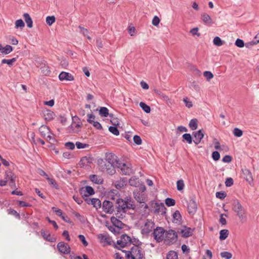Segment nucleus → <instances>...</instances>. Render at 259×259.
<instances>
[{
  "instance_id": "nucleus-1",
  "label": "nucleus",
  "mask_w": 259,
  "mask_h": 259,
  "mask_svg": "<svg viewBox=\"0 0 259 259\" xmlns=\"http://www.w3.org/2000/svg\"><path fill=\"white\" fill-rule=\"evenodd\" d=\"M116 212L115 215L118 219H122L125 216L126 211L130 209L134 210L136 205L133 200L130 197H125L124 199H117L116 201Z\"/></svg>"
},
{
  "instance_id": "nucleus-2",
  "label": "nucleus",
  "mask_w": 259,
  "mask_h": 259,
  "mask_svg": "<svg viewBox=\"0 0 259 259\" xmlns=\"http://www.w3.org/2000/svg\"><path fill=\"white\" fill-rule=\"evenodd\" d=\"M232 209L239 218L240 221L243 222L247 218V211L245 208L237 199L233 200Z\"/></svg>"
},
{
  "instance_id": "nucleus-3",
  "label": "nucleus",
  "mask_w": 259,
  "mask_h": 259,
  "mask_svg": "<svg viewBox=\"0 0 259 259\" xmlns=\"http://www.w3.org/2000/svg\"><path fill=\"white\" fill-rule=\"evenodd\" d=\"M125 252L127 259H142L144 257V253L142 251L141 247L135 245L129 251L122 250Z\"/></svg>"
},
{
  "instance_id": "nucleus-4",
  "label": "nucleus",
  "mask_w": 259,
  "mask_h": 259,
  "mask_svg": "<svg viewBox=\"0 0 259 259\" xmlns=\"http://www.w3.org/2000/svg\"><path fill=\"white\" fill-rule=\"evenodd\" d=\"M98 164L102 171L106 172L110 175H113L116 172L113 166L108 162H106L103 158L98 160Z\"/></svg>"
},
{
  "instance_id": "nucleus-5",
  "label": "nucleus",
  "mask_w": 259,
  "mask_h": 259,
  "mask_svg": "<svg viewBox=\"0 0 259 259\" xmlns=\"http://www.w3.org/2000/svg\"><path fill=\"white\" fill-rule=\"evenodd\" d=\"M152 211L155 214L164 215L166 213V208L163 203L153 201L151 203Z\"/></svg>"
},
{
  "instance_id": "nucleus-6",
  "label": "nucleus",
  "mask_w": 259,
  "mask_h": 259,
  "mask_svg": "<svg viewBox=\"0 0 259 259\" xmlns=\"http://www.w3.org/2000/svg\"><path fill=\"white\" fill-rule=\"evenodd\" d=\"M155 226L154 222L151 220H146L145 224L141 227V233L144 235H148L152 232Z\"/></svg>"
},
{
  "instance_id": "nucleus-7",
  "label": "nucleus",
  "mask_w": 259,
  "mask_h": 259,
  "mask_svg": "<svg viewBox=\"0 0 259 259\" xmlns=\"http://www.w3.org/2000/svg\"><path fill=\"white\" fill-rule=\"evenodd\" d=\"M103 159L106 162L113 166L114 168L117 167L119 162L117 156L113 153H106Z\"/></svg>"
},
{
  "instance_id": "nucleus-8",
  "label": "nucleus",
  "mask_w": 259,
  "mask_h": 259,
  "mask_svg": "<svg viewBox=\"0 0 259 259\" xmlns=\"http://www.w3.org/2000/svg\"><path fill=\"white\" fill-rule=\"evenodd\" d=\"M165 230L163 228L157 227L152 233L154 239L158 242L162 241L164 238Z\"/></svg>"
},
{
  "instance_id": "nucleus-9",
  "label": "nucleus",
  "mask_w": 259,
  "mask_h": 259,
  "mask_svg": "<svg viewBox=\"0 0 259 259\" xmlns=\"http://www.w3.org/2000/svg\"><path fill=\"white\" fill-rule=\"evenodd\" d=\"M117 167L120 169L123 175H130L133 173V169L130 164H126L119 161Z\"/></svg>"
},
{
  "instance_id": "nucleus-10",
  "label": "nucleus",
  "mask_w": 259,
  "mask_h": 259,
  "mask_svg": "<svg viewBox=\"0 0 259 259\" xmlns=\"http://www.w3.org/2000/svg\"><path fill=\"white\" fill-rule=\"evenodd\" d=\"M133 242L131 238L126 234L122 235L120 240L117 241V244L119 245L120 247L123 248L125 246L131 244Z\"/></svg>"
},
{
  "instance_id": "nucleus-11",
  "label": "nucleus",
  "mask_w": 259,
  "mask_h": 259,
  "mask_svg": "<svg viewBox=\"0 0 259 259\" xmlns=\"http://www.w3.org/2000/svg\"><path fill=\"white\" fill-rule=\"evenodd\" d=\"M165 238L166 241H168L169 243L172 244L177 240V234L176 231L169 230L166 232Z\"/></svg>"
},
{
  "instance_id": "nucleus-12",
  "label": "nucleus",
  "mask_w": 259,
  "mask_h": 259,
  "mask_svg": "<svg viewBox=\"0 0 259 259\" xmlns=\"http://www.w3.org/2000/svg\"><path fill=\"white\" fill-rule=\"evenodd\" d=\"M100 242L105 245H109L113 242L112 238L107 233L100 234L98 235Z\"/></svg>"
},
{
  "instance_id": "nucleus-13",
  "label": "nucleus",
  "mask_w": 259,
  "mask_h": 259,
  "mask_svg": "<svg viewBox=\"0 0 259 259\" xmlns=\"http://www.w3.org/2000/svg\"><path fill=\"white\" fill-rule=\"evenodd\" d=\"M102 209L106 213H112L114 211L113 205L112 202L105 200L103 202Z\"/></svg>"
},
{
  "instance_id": "nucleus-14",
  "label": "nucleus",
  "mask_w": 259,
  "mask_h": 259,
  "mask_svg": "<svg viewBox=\"0 0 259 259\" xmlns=\"http://www.w3.org/2000/svg\"><path fill=\"white\" fill-rule=\"evenodd\" d=\"M59 251L63 254H68L70 252V247L69 245L64 242H60L57 245Z\"/></svg>"
},
{
  "instance_id": "nucleus-15",
  "label": "nucleus",
  "mask_w": 259,
  "mask_h": 259,
  "mask_svg": "<svg viewBox=\"0 0 259 259\" xmlns=\"http://www.w3.org/2000/svg\"><path fill=\"white\" fill-rule=\"evenodd\" d=\"M93 161V158L91 156H85L81 158L79 164L81 167H86L89 166Z\"/></svg>"
},
{
  "instance_id": "nucleus-16",
  "label": "nucleus",
  "mask_w": 259,
  "mask_h": 259,
  "mask_svg": "<svg viewBox=\"0 0 259 259\" xmlns=\"http://www.w3.org/2000/svg\"><path fill=\"white\" fill-rule=\"evenodd\" d=\"M58 77L61 81H73L74 80V76L71 73L64 71L61 72Z\"/></svg>"
},
{
  "instance_id": "nucleus-17",
  "label": "nucleus",
  "mask_w": 259,
  "mask_h": 259,
  "mask_svg": "<svg viewBox=\"0 0 259 259\" xmlns=\"http://www.w3.org/2000/svg\"><path fill=\"white\" fill-rule=\"evenodd\" d=\"M40 69L42 73L45 76H49L51 73L50 67L45 60H42L40 64Z\"/></svg>"
},
{
  "instance_id": "nucleus-18",
  "label": "nucleus",
  "mask_w": 259,
  "mask_h": 259,
  "mask_svg": "<svg viewBox=\"0 0 259 259\" xmlns=\"http://www.w3.org/2000/svg\"><path fill=\"white\" fill-rule=\"evenodd\" d=\"M197 204L193 200L189 201L188 204V211L190 214H194L197 210Z\"/></svg>"
},
{
  "instance_id": "nucleus-19",
  "label": "nucleus",
  "mask_w": 259,
  "mask_h": 259,
  "mask_svg": "<svg viewBox=\"0 0 259 259\" xmlns=\"http://www.w3.org/2000/svg\"><path fill=\"white\" fill-rule=\"evenodd\" d=\"M118 217L112 216L110 218L111 222L114 226H116V228L119 229H122L123 227L124 224L122 222L118 219Z\"/></svg>"
},
{
  "instance_id": "nucleus-20",
  "label": "nucleus",
  "mask_w": 259,
  "mask_h": 259,
  "mask_svg": "<svg viewBox=\"0 0 259 259\" xmlns=\"http://www.w3.org/2000/svg\"><path fill=\"white\" fill-rule=\"evenodd\" d=\"M40 233L41 236H42L45 240L51 242H54L56 241L55 237H51L50 234L49 233L48 231L41 230Z\"/></svg>"
},
{
  "instance_id": "nucleus-21",
  "label": "nucleus",
  "mask_w": 259,
  "mask_h": 259,
  "mask_svg": "<svg viewBox=\"0 0 259 259\" xmlns=\"http://www.w3.org/2000/svg\"><path fill=\"white\" fill-rule=\"evenodd\" d=\"M193 230L189 227L185 226L181 230V234L183 237L187 238L192 235Z\"/></svg>"
},
{
  "instance_id": "nucleus-22",
  "label": "nucleus",
  "mask_w": 259,
  "mask_h": 259,
  "mask_svg": "<svg viewBox=\"0 0 259 259\" xmlns=\"http://www.w3.org/2000/svg\"><path fill=\"white\" fill-rule=\"evenodd\" d=\"M134 197L135 199L141 204L145 203L146 200L145 195L140 192L135 193Z\"/></svg>"
},
{
  "instance_id": "nucleus-23",
  "label": "nucleus",
  "mask_w": 259,
  "mask_h": 259,
  "mask_svg": "<svg viewBox=\"0 0 259 259\" xmlns=\"http://www.w3.org/2000/svg\"><path fill=\"white\" fill-rule=\"evenodd\" d=\"M201 19L206 25H210L213 23V21L210 16L206 13H202L201 15Z\"/></svg>"
},
{
  "instance_id": "nucleus-24",
  "label": "nucleus",
  "mask_w": 259,
  "mask_h": 259,
  "mask_svg": "<svg viewBox=\"0 0 259 259\" xmlns=\"http://www.w3.org/2000/svg\"><path fill=\"white\" fill-rule=\"evenodd\" d=\"M39 131L44 138H46L48 134H50L51 132L49 127L46 125H41L39 128Z\"/></svg>"
},
{
  "instance_id": "nucleus-25",
  "label": "nucleus",
  "mask_w": 259,
  "mask_h": 259,
  "mask_svg": "<svg viewBox=\"0 0 259 259\" xmlns=\"http://www.w3.org/2000/svg\"><path fill=\"white\" fill-rule=\"evenodd\" d=\"M43 115L46 120L50 121L54 118V113L50 110H47L44 111Z\"/></svg>"
},
{
  "instance_id": "nucleus-26",
  "label": "nucleus",
  "mask_w": 259,
  "mask_h": 259,
  "mask_svg": "<svg viewBox=\"0 0 259 259\" xmlns=\"http://www.w3.org/2000/svg\"><path fill=\"white\" fill-rule=\"evenodd\" d=\"M23 17L28 27L31 28L32 27L33 22L30 15L28 13H24Z\"/></svg>"
},
{
  "instance_id": "nucleus-27",
  "label": "nucleus",
  "mask_w": 259,
  "mask_h": 259,
  "mask_svg": "<svg viewBox=\"0 0 259 259\" xmlns=\"http://www.w3.org/2000/svg\"><path fill=\"white\" fill-rule=\"evenodd\" d=\"M109 116L110 117V121L111 123L114 125L116 126H118L120 125V121L118 118L114 116V115L112 113H110L109 115Z\"/></svg>"
},
{
  "instance_id": "nucleus-28",
  "label": "nucleus",
  "mask_w": 259,
  "mask_h": 259,
  "mask_svg": "<svg viewBox=\"0 0 259 259\" xmlns=\"http://www.w3.org/2000/svg\"><path fill=\"white\" fill-rule=\"evenodd\" d=\"M90 180L97 184H101L103 182V180L99 178V177L96 175H92L90 176Z\"/></svg>"
},
{
  "instance_id": "nucleus-29",
  "label": "nucleus",
  "mask_w": 259,
  "mask_h": 259,
  "mask_svg": "<svg viewBox=\"0 0 259 259\" xmlns=\"http://www.w3.org/2000/svg\"><path fill=\"white\" fill-rule=\"evenodd\" d=\"M172 218L174 222L176 223L180 222L182 217L180 211L179 210L175 211L172 214Z\"/></svg>"
},
{
  "instance_id": "nucleus-30",
  "label": "nucleus",
  "mask_w": 259,
  "mask_h": 259,
  "mask_svg": "<svg viewBox=\"0 0 259 259\" xmlns=\"http://www.w3.org/2000/svg\"><path fill=\"white\" fill-rule=\"evenodd\" d=\"M99 114L102 117H107L110 115L109 114V110L107 108L105 107H102L99 110Z\"/></svg>"
},
{
  "instance_id": "nucleus-31",
  "label": "nucleus",
  "mask_w": 259,
  "mask_h": 259,
  "mask_svg": "<svg viewBox=\"0 0 259 259\" xmlns=\"http://www.w3.org/2000/svg\"><path fill=\"white\" fill-rule=\"evenodd\" d=\"M5 179L6 181H9L12 179H16V177L14 174L10 170L6 171L5 172Z\"/></svg>"
},
{
  "instance_id": "nucleus-32",
  "label": "nucleus",
  "mask_w": 259,
  "mask_h": 259,
  "mask_svg": "<svg viewBox=\"0 0 259 259\" xmlns=\"http://www.w3.org/2000/svg\"><path fill=\"white\" fill-rule=\"evenodd\" d=\"M91 201V204L93 205L96 209L100 208L101 206V202L98 198H92Z\"/></svg>"
},
{
  "instance_id": "nucleus-33",
  "label": "nucleus",
  "mask_w": 259,
  "mask_h": 259,
  "mask_svg": "<svg viewBox=\"0 0 259 259\" xmlns=\"http://www.w3.org/2000/svg\"><path fill=\"white\" fill-rule=\"evenodd\" d=\"M229 231L228 230H222L220 232V239L221 240H225L228 236Z\"/></svg>"
},
{
  "instance_id": "nucleus-34",
  "label": "nucleus",
  "mask_w": 259,
  "mask_h": 259,
  "mask_svg": "<svg viewBox=\"0 0 259 259\" xmlns=\"http://www.w3.org/2000/svg\"><path fill=\"white\" fill-rule=\"evenodd\" d=\"M125 184V181L122 179H120L119 180L116 181L114 182L115 187L117 189H120L124 187Z\"/></svg>"
},
{
  "instance_id": "nucleus-35",
  "label": "nucleus",
  "mask_w": 259,
  "mask_h": 259,
  "mask_svg": "<svg viewBox=\"0 0 259 259\" xmlns=\"http://www.w3.org/2000/svg\"><path fill=\"white\" fill-rule=\"evenodd\" d=\"M189 126L192 130H195L198 127L197 120L196 119H191L189 123Z\"/></svg>"
},
{
  "instance_id": "nucleus-36",
  "label": "nucleus",
  "mask_w": 259,
  "mask_h": 259,
  "mask_svg": "<svg viewBox=\"0 0 259 259\" xmlns=\"http://www.w3.org/2000/svg\"><path fill=\"white\" fill-rule=\"evenodd\" d=\"M16 61V58H13L11 59H4L2 60V64H7L9 66H13L14 63H15Z\"/></svg>"
},
{
  "instance_id": "nucleus-37",
  "label": "nucleus",
  "mask_w": 259,
  "mask_h": 259,
  "mask_svg": "<svg viewBox=\"0 0 259 259\" xmlns=\"http://www.w3.org/2000/svg\"><path fill=\"white\" fill-rule=\"evenodd\" d=\"M13 51V47L10 45H6L5 47H3L2 53L4 55H7L10 54Z\"/></svg>"
},
{
  "instance_id": "nucleus-38",
  "label": "nucleus",
  "mask_w": 259,
  "mask_h": 259,
  "mask_svg": "<svg viewBox=\"0 0 259 259\" xmlns=\"http://www.w3.org/2000/svg\"><path fill=\"white\" fill-rule=\"evenodd\" d=\"M193 136L195 139L202 140L204 137V133L202 130H200L196 132L193 133Z\"/></svg>"
},
{
  "instance_id": "nucleus-39",
  "label": "nucleus",
  "mask_w": 259,
  "mask_h": 259,
  "mask_svg": "<svg viewBox=\"0 0 259 259\" xmlns=\"http://www.w3.org/2000/svg\"><path fill=\"white\" fill-rule=\"evenodd\" d=\"M183 141H186L188 144H191L192 143V138L190 134H184L183 136Z\"/></svg>"
},
{
  "instance_id": "nucleus-40",
  "label": "nucleus",
  "mask_w": 259,
  "mask_h": 259,
  "mask_svg": "<svg viewBox=\"0 0 259 259\" xmlns=\"http://www.w3.org/2000/svg\"><path fill=\"white\" fill-rule=\"evenodd\" d=\"M140 107L147 113L150 112V107L144 102H140L139 104Z\"/></svg>"
},
{
  "instance_id": "nucleus-41",
  "label": "nucleus",
  "mask_w": 259,
  "mask_h": 259,
  "mask_svg": "<svg viewBox=\"0 0 259 259\" xmlns=\"http://www.w3.org/2000/svg\"><path fill=\"white\" fill-rule=\"evenodd\" d=\"M85 193H87L88 195H87L86 194L84 193L83 195L85 196H87L88 195H92L94 194L95 191L94 189L91 187V186H87L85 187Z\"/></svg>"
},
{
  "instance_id": "nucleus-42",
  "label": "nucleus",
  "mask_w": 259,
  "mask_h": 259,
  "mask_svg": "<svg viewBox=\"0 0 259 259\" xmlns=\"http://www.w3.org/2000/svg\"><path fill=\"white\" fill-rule=\"evenodd\" d=\"M167 259H178V255L176 251H170L167 254Z\"/></svg>"
},
{
  "instance_id": "nucleus-43",
  "label": "nucleus",
  "mask_w": 259,
  "mask_h": 259,
  "mask_svg": "<svg viewBox=\"0 0 259 259\" xmlns=\"http://www.w3.org/2000/svg\"><path fill=\"white\" fill-rule=\"evenodd\" d=\"M213 42L214 45L219 47L222 46L224 44V41L219 36H216L214 38Z\"/></svg>"
},
{
  "instance_id": "nucleus-44",
  "label": "nucleus",
  "mask_w": 259,
  "mask_h": 259,
  "mask_svg": "<svg viewBox=\"0 0 259 259\" xmlns=\"http://www.w3.org/2000/svg\"><path fill=\"white\" fill-rule=\"evenodd\" d=\"M78 28L80 29V32L84 36H87L88 39H91L89 36H88L89 31L87 29L82 27L81 26H79Z\"/></svg>"
},
{
  "instance_id": "nucleus-45",
  "label": "nucleus",
  "mask_w": 259,
  "mask_h": 259,
  "mask_svg": "<svg viewBox=\"0 0 259 259\" xmlns=\"http://www.w3.org/2000/svg\"><path fill=\"white\" fill-rule=\"evenodd\" d=\"M25 26V24L23 21L22 19H19L16 21L15 22V28H20L21 29L23 28Z\"/></svg>"
},
{
  "instance_id": "nucleus-46",
  "label": "nucleus",
  "mask_w": 259,
  "mask_h": 259,
  "mask_svg": "<svg viewBox=\"0 0 259 259\" xmlns=\"http://www.w3.org/2000/svg\"><path fill=\"white\" fill-rule=\"evenodd\" d=\"M165 203L167 206H172L175 205L176 201L174 199L167 198L165 200Z\"/></svg>"
},
{
  "instance_id": "nucleus-47",
  "label": "nucleus",
  "mask_w": 259,
  "mask_h": 259,
  "mask_svg": "<svg viewBox=\"0 0 259 259\" xmlns=\"http://www.w3.org/2000/svg\"><path fill=\"white\" fill-rule=\"evenodd\" d=\"M109 131H110V132H111L115 136H118L119 135V131L118 130L117 126H110L109 127Z\"/></svg>"
},
{
  "instance_id": "nucleus-48",
  "label": "nucleus",
  "mask_w": 259,
  "mask_h": 259,
  "mask_svg": "<svg viewBox=\"0 0 259 259\" xmlns=\"http://www.w3.org/2000/svg\"><path fill=\"white\" fill-rule=\"evenodd\" d=\"M8 213L9 214L13 215L18 219H20V214L18 212H17V211H16L15 210L10 208V209H8Z\"/></svg>"
},
{
  "instance_id": "nucleus-49",
  "label": "nucleus",
  "mask_w": 259,
  "mask_h": 259,
  "mask_svg": "<svg viewBox=\"0 0 259 259\" xmlns=\"http://www.w3.org/2000/svg\"><path fill=\"white\" fill-rule=\"evenodd\" d=\"M184 187V183L183 180H179L177 182V188L179 191H182L183 190Z\"/></svg>"
},
{
  "instance_id": "nucleus-50",
  "label": "nucleus",
  "mask_w": 259,
  "mask_h": 259,
  "mask_svg": "<svg viewBox=\"0 0 259 259\" xmlns=\"http://www.w3.org/2000/svg\"><path fill=\"white\" fill-rule=\"evenodd\" d=\"M55 21V17L54 16H48L46 18V22L50 26L52 25Z\"/></svg>"
},
{
  "instance_id": "nucleus-51",
  "label": "nucleus",
  "mask_w": 259,
  "mask_h": 259,
  "mask_svg": "<svg viewBox=\"0 0 259 259\" xmlns=\"http://www.w3.org/2000/svg\"><path fill=\"white\" fill-rule=\"evenodd\" d=\"M47 180L48 181L49 184L51 185L53 187L56 189H58V185L54 179L48 177Z\"/></svg>"
},
{
  "instance_id": "nucleus-52",
  "label": "nucleus",
  "mask_w": 259,
  "mask_h": 259,
  "mask_svg": "<svg viewBox=\"0 0 259 259\" xmlns=\"http://www.w3.org/2000/svg\"><path fill=\"white\" fill-rule=\"evenodd\" d=\"M108 229L114 234H118L119 233V229L116 228V226L113 225L108 227Z\"/></svg>"
},
{
  "instance_id": "nucleus-53",
  "label": "nucleus",
  "mask_w": 259,
  "mask_h": 259,
  "mask_svg": "<svg viewBox=\"0 0 259 259\" xmlns=\"http://www.w3.org/2000/svg\"><path fill=\"white\" fill-rule=\"evenodd\" d=\"M221 256L222 257L225 258L226 259H230L232 257V254L229 252L224 251L221 253Z\"/></svg>"
},
{
  "instance_id": "nucleus-54",
  "label": "nucleus",
  "mask_w": 259,
  "mask_h": 259,
  "mask_svg": "<svg viewBox=\"0 0 259 259\" xmlns=\"http://www.w3.org/2000/svg\"><path fill=\"white\" fill-rule=\"evenodd\" d=\"M233 134L237 137H240L243 135V132L238 128H235L233 130Z\"/></svg>"
},
{
  "instance_id": "nucleus-55",
  "label": "nucleus",
  "mask_w": 259,
  "mask_h": 259,
  "mask_svg": "<svg viewBox=\"0 0 259 259\" xmlns=\"http://www.w3.org/2000/svg\"><path fill=\"white\" fill-rule=\"evenodd\" d=\"M203 75L205 77H206L207 80L209 81L210 79L212 78L213 77V74L208 71H204L203 73Z\"/></svg>"
},
{
  "instance_id": "nucleus-56",
  "label": "nucleus",
  "mask_w": 259,
  "mask_h": 259,
  "mask_svg": "<svg viewBox=\"0 0 259 259\" xmlns=\"http://www.w3.org/2000/svg\"><path fill=\"white\" fill-rule=\"evenodd\" d=\"M76 146L78 149L88 148L89 146V144L82 143L79 142H76Z\"/></svg>"
},
{
  "instance_id": "nucleus-57",
  "label": "nucleus",
  "mask_w": 259,
  "mask_h": 259,
  "mask_svg": "<svg viewBox=\"0 0 259 259\" xmlns=\"http://www.w3.org/2000/svg\"><path fill=\"white\" fill-rule=\"evenodd\" d=\"M74 124H75V127H80L81 125V123L80 122V119L77 117L74 116L73 118Z\"/></svg>"
},
{
  "instance_id": "nucleus-58",
  "label": "nucleus",
  "mask_w": 259,
  "mask_h": 259,
  "mask_svg": "<svg viewBox=\"0 0 259 259\" xmlns=\"http://www.w3.org/2000/svg\"><path fill=\"white\" fill-rule=\"evenodd\" d=\"M235 45L239 48H242L244 46V42L243 40L237 38L235 43Z\"/></svg>"
},
{
  "instance_id": "nucleus-59",
  "label": "nucleus",
  "mask_w": 259,
  "mask_h": 259,
  "mask_svg": "<svg viewBox=\"0 0 259 259\" xmlns=\"http://www.w3.org/2000/svg\"><path fill=\"white\" fill-rule=\"evenodd\" d=\"M226 196L227 194L225 192H218L216 193V197L221 199H224Z\"/></svg>"
},
{
  "instance_id": "nucleus-60",
  "label": "nucleus",
  "mask_w": 259,
  "mask_h": 259,
  "mask_svg": "<svg viewBox=\"0 0 259 259\" xmlns=\"http://www.w3.org/2000/svg\"><path fill=\"white\" fill-rule=\"evenodd\" d=\"M134 141L137 145H141L142 144V140L140 136L138 135L134 136L133 138Z\"/></svg>"
},
{
  "instance_id": "nucleus-61",
  "label": "nucleus",
  "mask_w": 259,
  "mask_h": 259,
  "mask_svg": "<svg viewBox=\"0 0 259 259\" xmlns=\"http://www.w3.org/2000/svg\"><path fill=\"white\" fill-rule=\"evenodd\" d=\"M183 101L184 102L185 105L188 108H190L192 107L193 104L192 102L190 101L187 97L184 98L183 99Z\"/></svg>"
},
{
  "instance_id": "nucleus-62",
  "label": "nucleus",
  "mask_w": 259,
  "mask_h": 259,
  "mask_svg": "<svg viewBox=\"0 0 259 259\" xmlns=\"http://www.w3.org/2000/svg\"><path fill=\"white\" fill-rule=\"evenodd\" d=\"M190 32L193 36L197 35V36H199L200 35V34L198 32V28L197 27L191 29Z\"/></svg>"
},
{
  "instance_id": "nucleus-63",
  "label": "nucleus",
  "mask_w": 259,
  "mask_h": 259,
  "mask_svg": "<svg viewBox=\"0 0 259 259\" xmlns=\"http://www.w3.org/2000/svg\"><path fill=\"white\" fill-rule=\"evenodd\" d=\"M212 157L214 161L219 160L220 158V153L218 151L213 152L212 153Z\"/></svg>"
},
{
  "instance_id": "nucleus-64",
  "label": "nucleus",
  "mask_w": 259,
  "mask_h": 259,
  "mask_svg": "<svg viewBox=\"0 0 259 259\" xmlns=\"http://www.w3.org/2000/svg\"><path fill=\"white\" fill-rule=\"evenodd\" d=\"M225 185L227 187H231L233 185V180L231 178H228L225 181Z\"/></svg>"
}]
</instances>
